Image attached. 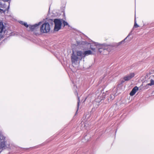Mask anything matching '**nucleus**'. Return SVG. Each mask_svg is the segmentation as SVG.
Listing matches in <instances>:
<instances>
[{"label":"nucleus","instance_id":"nucleus-14","mask_svg":"<svg viewBox=\"0 0 154 154\" xmlns=\"http://www.w3.org/2000/svg\"><path fill=\"white\" fill-rule=\"evenodd\" d=\"M63 23L64 26H65L66 25H68V23L65 21H63Z\"/></svg>","mask_w":154,"mask_h":154},{"label":"nucleus","instance_id":"nucleus-11","mask_svg":"<svg viewBox=\"0 0 154 154\" xmlns=\"http://www.w3.org/2000/svg\"><path fill=\"white\" fill-rule=\"evenodd\" d=\"M130 35V34H129L127 37H126L125 39H124L122 41L119 42L118 43H117L116 45L117 46H119L121 45L122 44H123L124 43L125 40L127 39L128 37Z\"/></svg>","mask_w":154,"mask_h":154},{"label":"nucleus","instance_id":"nucleus-16","mask_svg":"<svg viewBox=\"0 0 154 154\" xmlns=\"http://www.w3.org/2000/svg\"><path fill=\"white\" fill-rule=\"evenodd\" d=\"M24 25L26 27H28L29 26L26 23H24Z\"/></svg>","mask_w":154,"mask_h":154},{"label":"nucleus","instance_id":"nucleus-5","mask_svg":"<svg viewBox=\"0 0 154 154\" xmlns=\"http://www.w3.org/2000/svg\"><path fill=\"white\" fill-rule=\"evenodd\" d=\"M91 50L86 51H85L84 53L83 52V57L90 54H93L95 53V48H91Z\"/></svg>","mask_w":154,"mask_h":154},{"label":"nucleus","instance_id":"nucleus-18","mask_svg":"<svg viewBox=\"0 0 154 154\" xmlns=\"http://www.w3.org/2000/svg\"><path fill=\"white\" fill-rule=\"evenodd\" d=\"M78 105H77V106H78V108L79 107V98L78 97Z\"/></svg>","mask_w":154,"mask_h":154},{"label":"nucleus","instance_id":"nucleus-4","mask_svg":"<svg viewBox=\"0 0 154 154\" xmlns=\"http://www.w3.org/2000/svg\"><path fill=\"white\" fill-rule=\"evenodd\" d=\"M54 22L55 24L54 30L55 31H57L61 28L62 24L61 21L59 19H55Z\"/></svg>","mask_w":154,"mask_h":154},{"label":"nucleus","instance_id":"nucleus-17","mask_svg":"<svg viewBox=\"0 0 154 154\" xmlns=\"http://www.w3.org/2000/svg\"><path fill=\"white\" fill-rule=\"evenodd\" d=\"M0 12L1 13H3L5 12V11L0 8Z\"/></svg>","mask_w":154,"mask_h":154},{"label":"nucleus","instance_id":"nucleus-2","mask_svg":"<svg viewBox=\"0 0 154 154\" xmlns=\"http://www.w3.org/2000/svg\"><path fill=\"white\" fill-rule=\"evenodd\" d=\"M50 29V25L47 22L43 23L40 28V31L42 33H47L49 32Z\"/></svg>","mask_w":154,"mask_h":154},{"label":"nucleus","instance_id":"nucleus-3","mask_svg":"<svg viewBox=\"0 0 154 154\" xmlns=\"http://www.w3.org/2000/svg\"><path fill=\"white\" fill-rule=\"evenodd\" d=\"M6 27L2 22H0V39L4 37L6 34Z\"/></svg>","mask_w":154,"mask_h":154},{"label":"nucleus","instance_id":"nucleus-10","mask_svg":"<svg viewBox=\"0 0 154 154\" xmlns=\"http://www.w3.org/2000/svg\"><path fill=\"white\" fill-rule=\"evenodd\" d=\"M41 23V22H39L38 24L31 26H30V28L32 30H33L35 29H36Z\"/></svg>","mask_w":154,"mask_h":154},{"label":"nucleus","instance_id":"nucleus-6","mask_svg":"<svg viewBox=\"0 0 154 154\" xmlns=\"http://www.w3.org/2000/svg\"><path fill=\"white\" fill-rule=\"evenodd\" d=\"M134 75L135 74L134 73H131L127 75L124 77L123 79L124 80V81H122V82H124L125 81H128L129 80L133 78Z\"/></svg>","mask_w":154,"mask_h":154},{"label":"nucleus","instance_id":"nucleus-20","mask_svg":"<svg viewBox=\"0 0 154 154\" xmlns=\"http://www.w3.org/2000/svg\"><path fill=\"white\" fill-rule=\"evenodd\" d=\"M3 7V5L2 4L1 2H0V8H2Z\"/></svg>","mask_w":154,"mask_h":154},{"label":"nucleus","instance_id":"nucleus-1","mask_svg":"<svg viewBox=\"0 0 154 154\" xmlns=\"http://www.w3.org/2000/svg\"><path fill=\"white\" fill-rule=\"evenodd\" d=\"M83 57V52L81 51H77L73 52L71 56V60L72 63H75L78 60H81Z\"/></svg>","mask_w":154,"mask_h":154},{"label":"nucleus","instance_id":"nucleus-7","mask_svg":"<svg viewBox=\"0 0 154 154\" xmlns=\"http://www.w3.org/2000/svg\"><path fill=\"white\" fill-rule=\"evenodd\" d=\"M106 96L105 94L104 93H100L97 95L96 98V101L98 102L101 101L102 100H103Z\"/></svg>","mask_w":154,"mask_h":154},{"label":"nucleus","instance_id":"nucleus-19","mask_svg":"<svg viewBox=\"0 0 154 154\" xmlns=\"http://www.w3.org/2000/svg\"><path fill=\"white\" fill-rule=\"evenodd\" d=\"M20 23L22 24V25H24V23H25V22H23L22 21H20Z\"/></svg>","mask_w":154,"mask_h":154},{"label":"nucleus","instance_id":"nucleus-15","mask_svg":"<svg viewBox=\"0 0 154 154\" xmlns=\"http://www.w3.org/2000/svg\"><path fill=\"white\" fill-rule=\"evenodd\" d=\"M103 49V50H104L105 49L103 47V46H102V48H99L98 49V50L100 52H102V51L100 50L101 49Z\"/></svg>","mask_w":154,"mask_h":154},{"label":"nucleus","instance_id":"nucleus-8","mask_svg":"<svg viewBox=\"0 0 154 154\" xmlns=\"http://www.w3.org/2000/svg\"><path fill=\"white\" fill-rule=\"evenodd\" d=\"M2 139L1 140L0 144V149H5L6 147V145L5 141V137H2Z\"/></svg>","mask_w":154,"mask_h":154},{"label":"nucleus","instance_id":"nucleus-9","mask_svg":"<svg viewBox=\"0 0 154 154\" xmlns=\"http://www.w3.org/2000/svg\"><path fill=\"white\" fill-rule=\"evenodd\" d=\"M138 88L137 86H135L132 90L131 91L130 93V95L132 96L134 95L138 90Z\"/></svg>","mask_w":154,"mask_h":154},{"label":"nucleus","instance_id":"nucleus-21","mask_svg":"<svg viewBox=\"0 0 154 154\" xmlns=\"http://www.w3.org/2000/svg\"><path fill=\"white\" fill-rule=\"evenodd\" d=\"M2 137H3V136H0V140L1 141V140L2 139Z\"/></svg>","mask_w":154,"mask_h":154},{"label":"nucleus","instance_id":"nucleus-12","mask_svg":"<svg viewBox=\"0 0 154 154\" xmlns=\"http://www.w3.org/2000/svg\"><path fill=\"white\" fill-rule=\"evenodd\" d=\"M115 98L114 95L112 94H111L110 96V100H113Z\"/></svg>","mask_w":154,"mask_h":154},{"label":"nucleus","instance_id":"nucleus-13","mask_svg":"<svg viewBox=\"0 0 154 154\" xmlns=\"http://www.w3.org/2000/svg\"><path fill=\"white\" fill-rule=\"evenodd\" d=\"M139 26L136 23V21H135V20L134 27L135 28H137V27H138Z\"/></svg>","mask_w":154,"mask_h":154}]
</instances>
